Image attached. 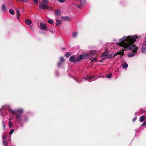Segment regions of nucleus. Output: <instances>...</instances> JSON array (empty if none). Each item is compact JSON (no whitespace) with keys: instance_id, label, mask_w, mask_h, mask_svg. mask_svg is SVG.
Returning a JSON list of instances; mask_svg holds the SVG:
<instances>
[{"instance_id":"obj_4","label":"nucleus","mask_w":146,"mask_h":146,"mask_svg":"<svg viewBox=\"0 0 146 146\" xmlns=\"http://www.w3.org/2000/svg\"><path fill=\"white\" fill-rule=\"evenodd\" d=\"M39 7V8L43 9H48L49 7L46 4L41 3H40Z\"/></svg>"},{"instance_id":"obj_39","label":"nucleus","mask_w":146,"mask_h":146,"mask_svg":"<svg viewBox=\"0 0 146 146\" xmlns=\"http://www.w3.org/2000/svg\"><path fill=\"white\" fill-rule=\"evenodd\" d=\"M137 113H138V112H135V116H136V115H137Z\"/></svg>"},{"instance_id":"obj_24","label":"nucleus","mask_w":146,"mask_h":146,"mask_svg":"<svg viewBox=\"0 0 146 146\" xmlns=\"http://www.w3.org/2000/svg\"><path fill=\"white\" fill-rule=\"evenodd\" d=\"M15 8V9L16 11L17 14H20V12L19 10L16 7H14Z\"/></svg>"},{"instance_id":"obj_10","label":"nucleus","mask_w":146,"mask_h":146,"mask_svg":"<svg viewBox=\"0 0 146 146\" xmlns=\"http://www.w3.org/2000/svg\"><path fill=\"white\" fill-rule=\"evenodd\" d=\"M1 9L3 12H5L7 11V7L6 5L5 4H3L2 5L1 7Z\"/></svg>"},{"instance_id":"obj_41","label":"nucleus","mask_w":146,"mask_h":146,"mask_svg":"<svg viewBox=\"0 0 146 146\" xmlns=\"http://www.w3.org/2000/svg\"><path fill=\"white\" fill-rule=\"evenodd\" d=\"M62 50H65V48H62Z\"/></svg>"},{"instance_id":"obj_28","label":"nucleus","mask_w":146,"mask_h":146,"mask_svg":"<svg viewBox=\"0 0 146 146\" xmlns=\"http://www.w3.org/2000/svg\"><path fill=\"white\" fill-rule=\"evenodd\" d=\"M141 126L145 127L146 126V121L144 122L141 125Z\"/></svg>"},{"instance_id":"obj_35","label":"nucleus","mask_w":146,"mask_h":146,"mask_svg":"<svg viewBox=\"0 0 146 146\" xmlns=\"http://www.w3.org/2000/svg\"><path fill=\"white\" fill-rule=\"evenodd\" d=\"M136 119H137V118L136 117H135L133 118V122L135 121Z\"/></svg>"},{"instance_id":"obj_38","label":"nucleus","mask_w":146,"mask_h":146,"mask_svg":"<svg viewBox=\"0 0 146 146\" xmlns=\"http://www.w3.org/2000/svg\"><path fill=\"white\" fill-rule=\"evenodd\" d=\"M21 1L24 2H27L28 1L27 0H22Z\"/></svg>"},{"instance_id":"obj_40","label":"nucleus","mask_w":146,"mask_h":146,"mask_svg":"<svg viewBox=\"0 0 146 146\" xmlns=\"http://www.w3.org/2000/svg\"><path fill=\"white\" fill-rule=\"evenodd\" d=\"M25 121H26L27 120V117H25Z\"/></svg>"},{"instance_id":"obj_30","label":"nucleus","mask_w":146,"mask_h":146,"mask_svg":"<svg viewBox=\"0 0 146 146\" xmlns=\"http://www.w3.org/2000/svg\"><path fill=\"white\" fill-rule=\"evenodd\" d=\"M7 137L6 135L4 134L3 136V139L4 140V139L6 138Z\"/></svg>"},{"instance_id":"obj_6","label":"nucleus","mask_w":146,"mask_h":146,"mask_svg":"<svg viewBox=\"0 0 146 146\" xmlns=\"http://www.w3.org/2000/svg\"><path fill=\"white\" fill-rule=\"evenodd\" d=\"M25 22L26 24L29 26V27H31L32 26V23L31 20L29 19H25Z\"/></svg>"},{"instance_id":"obj_36","label":"nucleus","mask_w":146,"mask_h":146,"mask_svg":"<svg viewBox=\"0 0 146 146\" xmlns=\"http://www.w3.org/2000/svg\"><path fill=\"white\" fill-rule=\"evenodd\" d=\"M34 3H38V0H34Z\"/></svg>"},{"instance_id":"obj_13","label":"nucleus","mask_w":146,"mask_h":146,"mask_svg":"<svg viewBox=\"0 0 146 146\" xmlns=\"http://www.w3.org/2000/svg\"><path fill=\"white\" fill-rule=\"evenodd\" d=\"M70 60L72 62H75L76 60V58L74 56H71L70 59Z\"/></svg>"},{"instance_id":"obj_17","label":"nucleus","mask_w":146,"mask_h":146,"mask_svg":"<svg viewBox=\"0 0 146 146\" xmlns=\"http://www.w3.org/2000/svg\"><path fill=\"white\" fill-rule=\"evenodd\" d=\"M122 66L123 68H125L128 67V64L127 63H124L123 64Z\"/></svg>"},{"instance_id":"obj_20","label":"nucleus","mask_w":146,"mask_h":146,"mask_svg":"<svg viewBox=\"0 0 146 146\" xmlns=\"http://www.w3.org/2000/svg\"><path fill=\"white\" fill-rule=\"evenodd\" d=\"M3 144L5 146H7L8 145L7 142L5 140H3Z\"/></svg>"},{"instance_id":"obj_1","label":"nucleus","mask_w":146,"mask_h":146,"mask_svg":"<svg viewBox=\"0 0 146 146\" xmlns=\"http://www.w3.org/2000/svg\"><path fill=\"white\" fill-rule=\"evenodd\" d=\"M137 38V36L135 35L125 36L119 39L116 43L118 45L122 48V50L116 53L114 56L115 55H120L121 57L124 54L123 50H132V52L128 54V56L129 57L133 56L137 53V51L138 49L133 44Z\"/></svg>"},{"instance_id":"obj_3","label":"nucleus","mask_w":146,"mask_h":146,"mask_svg":"<svg viewBox=\"0 0 146 146\" xmlns=\"http://www.w3.org/2000/svg\"><path fill=\"white\" fill-rule=\"evenodd\" d=\"M94 75H92L91 76H88L86 77H84L82 79V80H88L89 82H91L92 80H96L97 78H94Z\"/></svg>"},{"instance_id":"obj_7","label":"nucleus","mask_w":146,"mask_h":146,"mask_svg":"<svg viewBox=\"0 0 146 146\" xmlns=\"http://www.w3.org/2000/svg\"><path fill=\"white\" fill-rule=\"evenodd\" d=\"M39 27L40 29L42 30H45V29L47 28V26L44 23H41Z\"/></svg>"},{"instance_id":"obj_29","label":"nucleus","mask_w":146,"mask_h":146,"mask_svg":"<svg viewBox=\"0 0 146 146\" xmlns=\"http://www.w3.org/2000/svg\"><path fill=\"white\" fill-rule=\"evenodd\" d=\"M2 124H3V129H5V128L6 126H5V123L4 122H3V121L2 122Z\"/></svg>"},{"instance_id":"obj_34","label":"nucleus","mask_w":146,"mask_h":146,"mask_svg":"<svg viewBox=\"0 0 146 146\" xmlns=\"http://www.w3.org/2000/svg\"><path fill=\"white\" fill-rule=\"evenodd\" d=\"M73 4L75 5H77L78 7V8H80V7H81V6H80V5H76L75 4V3H73Z\"/></svg>"},{"instance_id":"obj_22","label":"nucleus","mask_w":146,"mask_h":146,"mask_svg":"<svg viewBox=\"0 0 146 146\" xmlns=\"http://www.w3.org/2000/svg\"><path fill=\"white\" fill-rule=\"evenodd\" d=\"M48 22L49 24H52L53 22V21L50 19H48Z\"/></svg>"},{"instance_id":"obj_26","label":"nucleus","mask_w":146,"mask_h":146,"mask_svg":"<svg viewBox=\"0 0 146 146\" xmlns=\"http://www.w3.org/2000/svg\"><path fill=\"white\" fill-rule=\"evenodd\" d=\"M10 118L9 119V127H10L12 126V123L11 122Z\"/></svg>"},{"instance_id":"obj_23","label":"nucleus","mask_w":146,"mask_h":146,"mask_svg":"<svg viewBox=\"0 0 146 146\" xmlns=\"http://www.w3.org/2000/svg\"><path fill=\"white\" fill-rule=\"evenodd\" d=\"M70 55V54L69 52H67L65 54V56L67 57H69Z\"/></svg>"},{"instance_id":"obj_43","label":"nucleus","mask_w":146,"mask_h":146,"mask_svg":"<svg viewBox=\"0 0 146 146\" xmlns=\"http://www.w3.org/2000/svg\"><path fill=\"white\" fill-rule=\"evenodd\" d=\"M9 141H11V139H9Z\"/></svg>"},{"instance_id":"obj_9","label":"nucleus","mask_w":146,"mask_h":146,"mask_svg":"<svg viewBox=\"0 0 146 146\" xmlns=\"http://www.w3.org/2000/svg\"><path fill=\"white\" fill-rule=\"evenodd\" d=\"M108 54V52H106L104 53L101 56V58L102 59L104 60L106 59L107 58V56Z\"/></svg>"},{"instance_id":"obj_21","label":"nucleus","mask_w":146,"mask_h":146,"mask_svg":"<svg viewBox=\"0 0 146 146\" xmlns=\"http://www.w3.org/2000/svg\"><path fill=\"white\" fill-rule=\"evenodd\" d=\"M14 131V129H11L10 131L9 132V135H11L13 133Z\"/></svg>"},{"instance_id":"obj_18","label":"nucleus","mask_w":146,"mask_h":146,"mask_svg":"<svg viewBox=\"0 0 146 146\" xmlns=\"http://www.w3.org/2000/svg\"><path fill=\"white\" fill-rule=\"evenodd\" d=\"M9 13L12 15H14L15 14V12L14 10L12 9H10L9 10Z\"/></svg>"},{"instance_id":"obj_15","label":"nucleus","mask_w":146,"mask_h":146,"mask_svg":"<svg viewBox=\"0 0 146 146\" xmlns=\"http://www.w3.org/2000/svg\"><path fill=\"white\" fill-rule=\"evenodd\" d=\"M83 58V55H80L77 58L76 60L78 61H80L82 58Z\"/></svg>"},{"instance_id":"obj_8","label":"nucleus","mask_w":146,"mask_h":146,"mask_svg":"<svg viewBox=\"0 0 146 146\" xmlns=\"http://www.w3.org/2000/svg\"><path fill=\"white\" fill-rule=\"evenodd\" d=\"M142 52L143 53H146V45L145 44H143L141 48Z\"/></svg>"},{"instance_id":"obj_33","label":"nucleus","mask_w":146,"mask_h":146,"mask_svg":"<svg viewBox=\"0 0 146 146\" xmlns=\"http://www.w3.org/2000/svg\"><path fill=\"white\" fill-rule=\"evenodd\" d=\"M17 19L19 20V19L20 14H17Z\"/></svg>"},{"instance_id":"obj_42","label":"nucleus","mask_w":146,"mask_h":146,"mask_svg":"<svg viewBox=\"0 0 146 146\" xmlns=\"http://www.w3.org/2000/svg\"><path fill=\"white\" fill-rule=\"evenodd\" d=\"M145 42L146 43V38H145Z\"/></svg>"},{"instance_id":"obj_12","label":"nucleus","mask_w":146,"mask_h":146,"mask_svg":"<svg viewBox=\"0 0 146 146\" xmlns=\"http://www.w3.org/2000/svg\"><path fill=\"white\" fill-rule=\"evenodd\" d=\"M56 15L57 16H60V15L61 12L60 10L59 9L56 10L54 11Z\"/></svg>"},{"instance_id":"obj_11","label":"nucleus","mask_w":146,"mask_h":146,"mask_svg":"<svg viewBox=\"0 0 146 146\" xmlns=\"http://www.w3.org/2000/svg\"><path fill=\"white\" fill-rule=\"evenodd\" d=\"M61 18L64 21H70L71 19L70 17L67 16L62 17Z\"/></svg>"},{"instance_id":"obj_27","label":"nucleus","mask_w":146,"mask_h":146,"mask_svg":"<svg viewBox=\"0 0 146 146\" xmlns=\"http://www.w3.org/2000/svg\"><path fill=\"white\" fill-rule=\"evenodd\" d=\"M42 1L44 3H48V0H42Z\"/></svg>"},{"instance_id":"obj_32","label":"nucleus","mask_w":146,"mask_h":146,"mask_svg":"<svg viewBox=\"0 0 146 146\" xmlns=\"http://www.w3.org/2000/svg\"><path fill=\"white\" fill-rule=\"evenodd\" d=\"M111 74H110L109 75L107 76L106 77L108 78H110L111 77Z\"/></svg>"},{"instance_id":"obj_5","label":"nucleus","mask_w":146,"mask_h":146,"mask_svg":"<svg viewBox=\"0 0 146 146\" xmlns=\"http://www.w3.org/2000/svg\"><path fill=\"white\" fill-rule=\"evenodd\" d=\"M94 51H92L90 52V53H86L83 54V58L85 59H87L89 58L91 55H92Z\"/></svg>"},{"instance_id":"obj_14","label":"nucleus","mask_w":146,"mask_h":146,"mask_svg":"<svg viewBox=\"0 0 146 146\" xmlns=\"http://www.w3.org/2000/svg\"><path fill=\"white\" fill-rule=\"evenodd\" d=\"M145 119H146V118L145 117L144 115H142L140 118L139 121L141 122H142Z\"/></svg>"},{"instance_id":"obj_16","label":"nucleus","mask_w":146,"mask_h":146,"mask_svg":"<svg viewBox=\"0 0 146 146\" xmlns=\"http://www.w3.org/2000/svg\"><path fill=\"white\" fill-rule=\"evenodd\" d=\"M78 33L76 31H75L72 34V37L73 38H76L77 36Z\"/></svg>"},{"instance_id":"obj_37","label":"nucleus","mask_w":146,"mask_h":146,"mask_svg":"<svg viewBox=\"0 0 146 146\" xmlns=\"http://www.w3.org/2000/svg\"><path fill=\"white\" fill-rule=\"evenodd\" d=\"M62 64L61 63V62H59V63H58V66H60Z\"/></svg>"},{"instance_id":"obj_19","label":"nucleus","mask_w":146,"mask_h":146,"mask_svg":"<svg viewBox=\"0 0 146 146\" xmlns=\"http://www.w3.org/2000/svg\"><path fill=\"white\" fill-rule=\"evenodd\" d=\"M56 21L57 22L56 24V25L57 26H59L61 24V22L60 21H59L58 19L56 20Z\"/></svg>"},{"instance_id":"obj_25","label":"nucleus","mask_w":146,"mask_h":146,"mask_svg":"<svg viewBox=\"0 0 146 146\" xmlns=\"http://www.w3.org/2000/svg\"><path fill=\"white\" fill-rule=\"evenodd\" d=\"M92 61H94V62H96L98 60L96 58H92V59H91Z\"/></svg>"},{"instance_id":"obj_31","label":"nucleus","mask_w":146,"mask_h":146,"mask_svg":"<svg viewBox=\"0 0 146 146\" xmlns=\"http://www.w3.org/2000/svg\"><path fill=\"white\" fill-rule=\"evenodd\" d=\"M60 61L61 62H63L64 61V59L62 57H61L60 58Z\"/></svg>"},{"instance_id":"obj_2","label":"nucleus","mask_w":146,"mask_h":146,"mask_svg":"<svg viewBox=\"0 0 146 146\" xmlns=\"http://www.w3.org/2000/svg\"><path fill=\"white\" fill-rule=\"evenodd\" d=\"M7 110L13 114H15L16 118L17 120L19 122H20L22 120V113L23 112V110L22 109H19L16 110H12L11 109L9 108V106L6 105L3 106L2 108L0 109V113L1 115L3 116L4 114L6 113Z\"/></svg>"}]
</instances>
